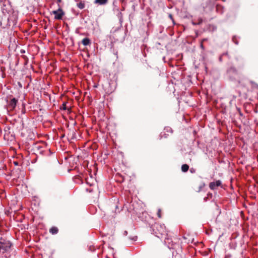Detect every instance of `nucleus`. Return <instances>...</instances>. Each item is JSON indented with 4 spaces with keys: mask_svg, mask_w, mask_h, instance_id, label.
Segmentation results:
<instances>
[{
    "mask_svg": "<svg viewBox=\"0 0 258 258\" xmlns=\"http://www.w3.org/2000/svg\"><path fill=\"white\" fill-rule=\"evenodd\" d=\"M157 215L159 218H161L162 216H161V209H158V212H157Z\"/></svg>",
    "mask_w": 258,
    "mask_h": 258,
    "instance_id": "16",
    "label": "nucleus"
},
{
    "mask_svg": "<svg viewBox=\"0 0 258 258\" xmlns=\"http://www.w3.org/2000/svg\"><path fill=\"white\" fill-rule=\"evenodd\" d=\"M96 249V247L94 245H90L89 246V250L91 251H94Z\"/></svg>",
    "mask_w": 258,
    "mask_h": 258,
    "instance_id": "15",
    "label": "nucleus"
},
{
    "mask_svg": "<svg viewBox=\"0 0 258 258\" xmlns=\"http://www.w3.org/2000/svg\"><path fill=\"white\" fill-rule=\"evenodd\" d=\"M156 227L159 233H160L161 235H167L168 231L166 229L165 226L164 225L157 224Z\"/></svg>",
    "mask_w": 258,
    "mask_h": 258,
    "instance_id": "6",
    "label": "nucleus"
},
{
    "mask_svg": "<svg viewBox=\"0 0 258 258\" xmlns=\"http://www.w3.org/2000/svg\"><path fill=\"white\" fill-rule=\"evenodd\" d=\"M127 231H124V235H127Z\"/></svg>",
    "mask_w": 258,
    "mask_h": 258,
    "instance_id": "19",
    "label": "nucleus"
},
{
    "mask_svg": "<svg viewBox=\"0 0 258 258\" xmlns=\"http://www.w3.org/2000/svg\"><path fill=\"white\" fill-rule=\"evenodd\" d=\"M206 39H204L202 40L201 41V47L203 49H204V45H203V42L204 41H205Z\"/></svg>",
    "mask_w": 258,
    "mask_h": 258,
    "instance_id": "17",
    "label": "nucleus"
},
{
    "mask_svg": "<svg viewBox=\"0 0 258 258\" xmlns=\"http://www.w3.org/2000/svg\"><path fill=\"white\" fill-rule=\"evenodd\" d=\"M202 22H203V20H202V18H199V19H198L197 22H196V21H192V24H193V25H200V24H201L202 23Z\"/></svg>",
    "mask_w": 258,
    "mask_h": 258,
    "instance_id": "13",
    "label": "nucleus"
},
{
    "mask_svg": "<svg viewBox=\"0 0 258 258\" xmlns=\"http://www.w3.org/2000/svg\"><path fill=\"white\" fill-rule=\"evenodd\" d=\"M78 7L80 9H83L85 8V3L84 2L80 1L77 4Z\"/></svg>",
    "mask_w": 258,
    "mask_h": 258,
    "instance_id": "12",
    "label": "nucleus"
},
{
    "mask_svg": "<svg viewBox=\"0 0 258 258\" xmlns=\"http://www.w3.org/2000/svg\"><path fill=\"white\" fill-rule=\"evenodd\" d=\"M18 103V100L15 98H12L11 100L8 103L7 105V109L8 110L12 111L13 110Z\"/></svg>",
    "mask_w": 258,
    "mask_h": 258,
    "instance_id": "5",
    "label": "nucleus"
},
{
    "mask_svg": "<svg viewBox=\"0 0 258 258\" xmlns=\"http://www.w3.org/2000/svg\"><path fill=\"white\" fill-rule=\"evenodd\" d=\"M0 26L2 28H6L8 26H11V24H10L9 18H8V16L6 14H4L0 20Z\"/></svg>",
    "mask_w": 258,
    "mask_h": 258,
    "instance_id": "3",
    "label": "nucleus"
},
{
    "mask_svg": "<svg viewBox=\"0 0 258 258\" xmlns=\"http://www.w3.org/2000/svg\"><path fill=\"white\" fill-rule=\"evenodd\" d=\"M165 239H166L167 240H169V239H168V238H166Z\"/></svg>",
    "mask_w": 258,
    "mask_h": 258,
    "instance_id": "20",
    "label": "nucleus"
},
{
    "mask_svg": "<svg viewBox=\"0 0 258 258\" xmlns=\"http://www.w3.org/2000/svg\"><path fill=\"white\" fill-rule=\"evenodd\" d=\"M9 22L12 26L15 25L17 23L18 19V13L14 11H12L11 13L8 16Z\"/></svg>",
    "mask_w": 258,
    "mask_h": 258,
    "instance_id": "2",
    "label": "nucleus"
},
{
    "mask_svg": "<svg viewBox=\"0 0 258 258\" xmlns=\"http://www.w3.org/2000/svg\"><path fill=\"white\" fill-rule=\"evenodd\" d=\"M58 229L55 226H53L49 229V232L52 234H56L58 233Z\"/></svg>",
    "mask_w": 258,
    "mask_h": 258,
    "instance_id": "8",
    "label": "nucleus"
},
{
    "mask_svg": "<svg viewBox=\"0 0 258 258\" xmlns=\"http://www.w3.org/2000/svg\"><path fill=\"white\" fill-rule=\"evenodd\" d=\"M82 44L85 45H88L90 44V40L88 38H85L82 40Z\"/></svg>",
    "mask_w": 258,
    "mask_h": 258,
    "instance_id": "10",
    "label": "nucleus"
},
{
    "mask_svg": "<svg viewBox=\"0 0 258 258\" xmlns=\"http://www.w3.org/2000/svg\"><path fill=\"white\" fill-rule=\"evenodd\" d=\"M60 108L61 110H70V109L67 106L66 102H63Z\"/></svg>",
    "mask_w": 258,
    "mask_h": 258,
    "instance_id": "14",
    "label": "nucleus"
},
{
    "mask_svg": "<svg viewBox=\"0 0 258 258\" xmlns=\"http://www.w3.org/2000/svg\"><path fill=\"white\" fill-rule=\"evenodd\" d=\"M57 3H61V0H57Z\"/></svg>",
    "mask_w": 258,
    "mask_h": 258,
    "instance_id": "18",
    "label": "nucleus"
},
{
    "mask_svg": "<svg viewBox=\"0 0 258 258\" xmlns=\"http://www.w3.org/2000/svg\"><path fill=\"white\" fill-rule=\"evenodd\" d=\"M189 169V166L187 164H183L181 166V170L183 172H185L188 171Z\"/></svg>",
    "mask_w": 258,
    "mask_h": 258,
    "instance_id": "11",
    "label": "nucleus"
},
{
    "mask_svg": "<svg viewBox=\"0 0 258 258\" xmlns=\"http://www.w3.org/2000/svg\"><path fill=\"white\" fill-rule=\"evenodd\" d=\"M221 184V182L220 180H217L216 182H212L209 184V187L211 189L214 190L216 189L217 187L220 186Z\"/></svg>",
    "mask_w": 258,
    "mask_h": 258,
    "instance_id": "7",
    "label": "nucleus"
},
{
    "mask_svg": "<svg viewBox=\"0 0 258 258\" xmlns=\"http://www.w3.org/2000/svg\"><path fill=\"white\" fill-rule=\"evenodd\" d=\"M108 2V0H95V3L100 5H104L106 4Z\"/></svg>",
    "mask_w": 258,
    "mask_h": 258,
    "instance_id": "9",
    "label": "nucleus"
},
{
    "mask_svg": "<svg viewBox=\"0 0 258 258\" xmlns=\"http://www.w3.org/2000/svg\"><path fill=\"white\" fill-rule=\"evenodd\" d=\"M75 1H76V2H78V1H79V0H75Z\"/></svg>",
    "mask_w": 258,
    "mask_h": 258,
    "instance_id": "21",
    "label": "nucleus"
},
{
    "mask_svg": "<svg viewBox=\"0 0 258 258\" xmlns=\"http://www.w3.org/2000/svg\"><path fill=\"white\" fill-rule=\"evenodd\" d=\"M12 245V243L10 241L4 240L0 241V248L2 253L7 252L11 248Z\"/></svg>",
    "mask_w": 258,
    "mask_h": 258,
    "instance_id": "1",
    "label": "nucleus"
},
{
    "mask_svg": "<svg viewBox=\"0 0 258 258\" xmlns=\"http://www.w3.org/2000/svg\"><path fill=\"white\" fill-rule=\"evenodd\" d=\"M52 13L55 15L54 19L55 20H61L64 15V13L61 8H59L57 10L52 11Z\"/></svg>",
    "mask_w": 258,
    "mask_h": 258,
    "instance_id": "4",
    "label": "nucleus"
}]
</instances>
